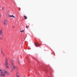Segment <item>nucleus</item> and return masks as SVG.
<instances>
[{"label": "nucleus", "instance_id": "obj_5", "mask_svg": "<svg viewBox=\"0 0 77 77\" xmlns=\"http://www.w3.org/2000/svg\"><path fill=\"white\" fill-rule=\"evenodd\" d=\"M12 67L14 69H16L15 66H14V65H13V64H12Z\"/></svg>", "mask_w": 77, "mask_h": 77}, {"label": "nucleus", "instance_id": "obj_15", "mask_svg": "<svg viewBox=\"0 0 77 77\" xmlns=\"http://www.w3.org/2000/svg\"><path fill=\"white\" fill-rule=\"evenodd\" d=\"M2 10H3V9H4V8L3 7L2 8Z\"/></svg>", "mask_w": 77, "mask_h": 77}, {"label": "nucleus", "instance_id": "obj_8", "mask_svg": "<svg viewBox=\"0 0 77 77\" xmlns=\"http://www.w3.org/2000/svg\"><path fill=\"white\" fill-rule=\"evenodd\" d=\"M5 23H7V20H5Z\"/></svg>", "mask_w": 77, "mask_h": 77}, {"label": "nucleus", "instance_id": "obj_11", "mask_svg": "<svg viewBox=\"0 0 77 77\" xmlns=\"http://www.w3.org/2000/svg\"><path fill=\"white\" fill-rule=\"evenodd\" d=\"M4 24H5V25H6V22H4Z\"/></svg>", "mask_w": 77, "mask_h": 77}, {"label": "nucleus", "instance_id": "obj_10", "mask_svg": "<svg viewBox=\"0 0 77 77\" xmlns=\"http://www.w3.org/2000/svg\"><path fill=\"white\" fill-rule=\"evenodd\" d=\"M24 32V30H23L22 31H20V32Z\"/></svg>", "mask_w": 77, "mask_h": 77}, {"label": "nucleus", "instance_id": "obj_18", "mask_svg": "<svg viewBox=\"0 0 77 77\" xmlns=\"http://www.w3.org/2000/svg\"><path fill=\"white\" fill-rule=\"evenodd\" d=\"M0 17H1V15H0Z\"/></svg>", "mask_w": 77, "mask_h": 77}, {"label": "nucleus", "instance_id": "obj_16", "mask_svg": "<svg viewBox=\"0 0 77 77\" xmlns=\"http://www.w3.org/2000/svg\"><path fill=\"white\" fill-rule=\"evenodd\" d=\"M16 73H17V74H18V72H17Z\"/></svg>", "mask_w": 77, "mask_h": 77}, {"label": "nucleus", "instance_id": "obj_3", "mask_svg": "<svg viewBox=\"0 0 77 77\" xmlns=\"http://www.w3.org/2000/svg\"><path fill=\"white\" fill-rule=\"evenodd\" d=\"M3 32H2V29H1L0 30V35H2V36H3Z\"/></svg>", "mask_w": 77, "mask_h": 77}, {"label": "nucleus", "instance_id": "obj_19", "mask_svg": "<svg viewBox=\"0 0 77 77\" xmlns=\"http://www.w3.org/2000/svg\"><path fill=\"white\" fill-rule=\"evenodd\" d=\"M13 27H14V26H13Z\"/></svg>", "mask_w": 77, "mask_h": 77}, {"label": "nucleus", "instance_id": "obj_14", "mask_svg": "<svg viewBox=\"0 0 77 77\" xmlns=\"http://www.w3.org/2000/svg\"><path fill=\"white\" fill-rule=\"evenodd\" d=\"M2 54L3 55V56H5V54Z\"/></svg>", "mask_w": 77, "mask_h": 77}, {"label": "nucleus", "instance_id": "obj_6", "mask_svg": "<svg viewBox=\"0 0 77 77\" xmlns=\"http://www.w3.org/2000/svg\"><path fill=\"white\" fill-rule=\"evenodd\" d=\"M9 17H12V18H15V16H14L13 15H10Z\"/></svg>", "mask_w": 77, "mask_h": 77}, {"label": "nucleus", "instance_id": "obj_20", "mask_svg": "<svg viewBox=\"0 0 77 77\" xmlns=\"http://www.w3.org/2000/svg\"><path fill=\"white\" fill-rule=\"evenodd\" d=\"M13 69H12V71H13Z\"/></svg>", "mask_w": 77, "mask_h": 77}, {"label": "nucleus", "instance_id": "obj_12", "mask_svg": "<svg viewBox=\"0 0 77 77\" xmlns=\"http://www.w3.org/2000/svg\"><path fill=\"white\" fill-rule=\"evenodd\" d=\"M17 77H19V76L18 75H17Z\"/></svg>", "mask_w": 77, "mask_h": 77}, {"label": "nucleus", "instance_id": "obj_21", "mask_svg": "<svg viewBox=\"0 0 77 77\" xmlns=\"http://www.w3.org/2000/svg\"><path fill=\"white\" fill-rule=\"evenodd\" d=\"M24 77H25V76H24Z\"/></svg>", "mask_w": 77, "mask_h": 77}, {"label": "nucleus", "instance_id": "obj_17", "mask_svg": "<svg viewBox=\"0 0 77 77\" xmlns=\"http://www.w3.org/2000/svg\"><path fill=\"white\" fill-rule=\"evenodd\" d=\"M0 39L1 40H2V38H0Z\"/></svg>", "mask_w": 77, "mask_h": 77}, {"label": "nucleus", "instance_id": "obj_2", "mask_svg": "<svg viewBox=\"0 0 77 77\" xmlns=\"http://www.w3.org/2000/svg\"><path fill=\"white\" fill-rule=\"evenodd\" d=\"M7 59H6L5 60V65L6 66L7 68H9V67H8V62H7Z\"/></svg>", "mask_w": 77, "mask_h": 77}, {"label": "nucleus", "instance_id": "obj_9", "mask_svg": "<svg viewBox=\"0 0 77 77\" xmlns=\"http://www.w3.org/2000/svg\"><path fill=\"white\" fill-rule=\"evenodd\" d=\"M26 28L27 29H28V26H26Z\"/></svg>", "mask_w": 77, "mask_h": 77}, {"label": "nucleus", "instance_id": "obj_13", "mask_svg": "<svg viewBox=\"0 0 77 77\" xmlns=\"http://www.w3.org/2000/svg\"><path fill=\"white\" fill-rule=\"evenodd\" d=\"M1 53H2V54H3V52L2 51H1Z\"/></svg>", "mask_w": 77, "mask_h": 77}, {"label": "nucleus", "instance_id": "obj_4", "mask_svg": "<svg viewBox=\"0 0 77 77\" xmlns=\"http://www.w3.org/2000/svg\"><path fill=\"white\" fill-rule=\"evenodd\" d=\"M35 46H36V47H39V43H35Z\"/></svg>", "mask_w": 77, "mask_h": 77}, {"label": "nucleus", "instance_id": "obj_7", "mask_svg": "<svg viewBox=\"0 0 77 77\" xmlns=\"http://www.w3.org/2000/svg\"><path fill=\"white\" fill-rule=\"evenodd\" d=\"M23 17L25 20H26L27 18V17H26V16H24Z\"/></svg>", "mask_w": 77, "mask_h": 77}, {"label": "nucleus", "instance_id": "obj_1", "mask_svg": "<svg viewBox=\"0 0 77 77\" xmlns=\"http://www.w3.org/2000/svg\"><path fill=\"white\" fill-rule=\"evenodd\" d=\"M0 71L1 73V76H3L4 77H5V75L6 74H7L8 75H10L9 72L6 71H2L1 69H0Z\"/></svg>", "mask_w": 77, "mask_h": 77}]
</instances>
